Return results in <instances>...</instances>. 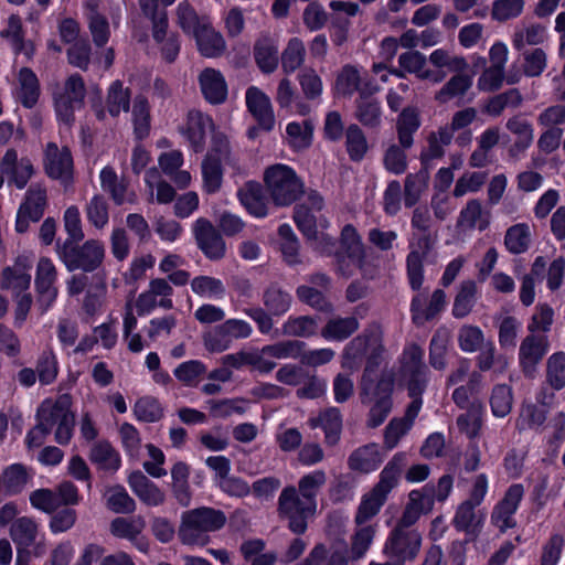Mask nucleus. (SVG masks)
I'll use <instances>...</instances> for the list:
<instances>
[{
  "instance_id": "f257e3e1",
  "label": "nucleus",
  "mask_w": 565,
  "mask_h": 565,
  "mask_svg": "<svg viewBox=\"0 0 565 565\" xmlns=\"http://www.w3.org/2000/svg\"><path fill=\"white\" fill-rule=\"evenodd\" d=\"M384 351L383 331L380 326L372 324L345 345L341 356V366L354 372L366 359L361 382H367L375 379V372L383 361Z\"/></svg>"
},
{
  "instance_id": "f03ea898",
  "label": "nucleus",
  "mask_w": 565,
  "mask_h": 565,
  "mask_svg": "<svg viewBox=\"0 0 565 565\" xmlns=\"http://www.w3.org/2000/svg\"><path fill=\"white\" fill-rule=\"evenodd\" d=\"M225 523L226 516L221 510L192 509L182 513L178 536L186 546H204L210 542L209 533L218 531Z\"/></svg>"
},
{
  "instance_id": "7ed1b4c3",
  "label": "nucleus",
  "mask_w": 565,
  "mask_h": 565,
  "mask_svg": "<svg viewBox=\"0 0 565 565\" xmlns=\"http://www.w3.org/2000/svg\"><path fill=\"white\" fill-rule=\"evenodd\" d=\"M72 398L63 394L56 399H45L36 412V419L50 433L54 430L55 441L67 445L73 436L74 414L71 412Z\"/></svg>"
},
{
  "instance_id": "20e7f679",
  "label": "nucleus",
  "mask_w": 565,
  "mask_h": 565,
  "mask_svg": "<svg viewBox=\"0 0 565 565\" xmlns=\"http://www.w3.org/2000/svg\"><path fill=\"white\" fill-rule=\"evenodd\" d=\"M394 391V376L391 372H383L379 380L361 382L362 403H373L367 424L375 428L384 423L392 411V394Z\"/></svg>"
},
{
  "instance_id": "39448f33",
  "label": "nucleus",
  "mask_w": 565,
  "mask_h": 565,
  "mask_svg": "<svg viewBox=\"0 0 565 565\" xmlns=\"http://www.w3.org/2000/svg\"><path fill=\"white\" fill-rule=\"evenodd\" d=\"M264 181L270 198L277 205H289L303 191V184L296 171L282 163L268 167L264 172Z\"/></svg>"
},
{
  "instance_id": "423d86ee",
  "label": "nucleus",
  "mask_w": 565,
  "mask_h": 565,
  "mask_svg": "<svg viewBox=\"0 0 565 565\" xmlns=\"http://www.w3.org/2000/svg\"><path fill=\"white\" fill-rule=\"evenodd\" d=\"M76 243L64 242L56 245V252L60 259L70 271L81 269L83 271H94L105 258L104 244L97 239H88L81 247Z\"/></svg>"
},
{
  "instance_id": "0eeeda50",
  "label": "nucleus",
  "mask_w": 565,
  "mask_h": 565,
  "mask_svg": "<svg viewBox=\"0 0 565 565\" xmlns=\"http://www.w3.org/2000/svg\"><path fill=\"white\" fill-rule=\"evenodd\" d=\"M278 514L288 521L289 529L301 534L307 530V520L317 511V503H309L294 486L284 488L278 498Z\"/></svg>"
},
{
  "instance_id": "6e6552de",
  "label": "nucleus",
  "mask_w": 565,
  "mask_h": 565,
  "mask_svg": "<svg viewBox=\"0 0 565 565\" xmlns=\"http://www.w3.org/2000/svg\"><path fill=\"white\" fill-rule=\"evenodd\" d=\"M422 543L423 536L418 530L396 523L385 540L382 553L387 558L397 559L404 565L406 562L416 559Z\"/></svg>"
},
{
  "instance_id": "1a4fd4ad",
  "label": "nucleus",
  "mask_w": 565,
  "mask_h": 565,
  "mask_svg": "<svg viewBox=\"0 0 565 565\" xmlns=\"http://www.w3.org/2000/svg\"><path fill=\"white\" fill-rule=\"evenodd\" d=\"M173 287L166 278L156 277L149 280L147 288L138 295L135 308L139 316L150 315L156 308L170 310L173 308Z\"/></svg>"
},
{
  "instance_id": "9d476101",
  "label": "nucleus",
  "mask_w": 565,
  "mask_h": 565,
  "mask_svg": "<svg viewBox=\"0 0 565 565\" xmlns=\"http://www.w3.org/2000/svg\"><path fill=\"white\" fill-rule=\"evenodd\" d=\"M86 88L81 75H71L63 90L55 94V111L57 118L66 125L74 120V111L83 106Z\"/></svg>"
},
{
  "instance_id": "9b49d317",
  "label": "nucleus",
  "mask_w": 565,
  "mask_h": 565,
  "mask_svg": "<svg viewBox=\"0 0 565 565\" xmlns=\"http://www.w3.org/2000/svg\"><path fill=\"white\" fill-rule=\"evenodd\" d=\"M524 497V487L520 483L510 486L503 498L492 509L490 521L500 532H505L516 525L514 514Z\"/></svg>"
},
{
  "instance_id": "f8f14e48",
  "label": "nucleus",
  "mask_w": 565,
  "mask_h": 565,
  "mask_svg": "<svg viewBox=\"0 0 565 565\" xmlns=\"http://www.w3.org/2000/svg\"><path fill=\"white\" fill-rule=\"evenodd\" d=\"M436 236L430 232L422 233L416 243L411 244V252L406 258L407 277L413 290H418L424 282V259L433 249Z\"/></svg>"
},
{
  "instance_id": "ddd939ff",
  "label": "nucleus",
  "mask_w": 565,
  "mask_h": 565,
  "mask_svg": "<svg viewBox=\"0 0 565 565\" xmlns=\"http://www.w3.org/2000/svg\"><path fill=\"white\" fill-rule=\"evenodd\" d=\"M193 233L199 248L209 259L218 260L225 256L226 244L209 220L198 218L193 224Z\"/></svg>"
},
{
  "instance_id": "4468645a",
  "label": "nucleus",
  "mask_w": 565,
  "mask_h": 565,
  "mask_svg": "<svg viewBox=\"0 0 565 565\" xmlns=\"http://www.w3.org/2000/svg\"><path fill=\"white\" fill-rule=\"evenodd\" d=\"M9 534L17 545L15 565H29L30 553L28 548L36 541L38 523L29 516L18 518L10 525Z\"/></svg>"
},
{
  "instance_id": "2eb2a0df",
  "label": "nucleus",
  "mask_w": 565,
  "mask_h": 565,
  "mask_svg": "<svg viewBox=\"0 0 565 565\" xmlns=\"http://www.w3.org/2000/svg\"><path fill=\"white\" fill-rule=\"evenodd\" d=\"M434 508V486L426 484L422 489L412 490L408 501L397 523L413 526L423 514L429 513Z\"/></svg>"
},
{
  "instance_id": "dca6fc26",
  "label": "nucleus",
  "mask_w": 565,
  "mask_h": 565,
  "mask_svg": "<svg viewBox=\"0 0 565 565\" xmlns=\"http://www.w3.org/2000/svg\"><path fill=\"white\" fill-rule=\"evenodd\" d=\"M0 170L7 175L9 183L23 189L34 174L32 161L26 157L19 158L15 149H8L0 162Z\"/></svg>"
},
{
  "instance_id": "f3484780",
  "label": "nucleus",
  "mask_w": 565,
  "mask_h": 565,
  "mask_svg": "<svg viewBox=\"0 0 565 565\" xmlns=\"http://www.w3.org/2000/svg\"><path fill=\"white\" fill-rule=\"evenodd\" d=\"M44 167L50 178L68 182L73 173V159L70 149L67 147L58 148L53 142L47 143Z\"/></svg>"
},
{
  "instance_id": "a211bd4d",
  "label": "nucleus",
  "mask_w": 565,
  "mask_h": 565,
  "mask_svg": "<svg viewBox=\"0 0 565 565\" xmlns=\"http://www.w3.org/2000/svg\"><path fill=\"white\" fill-rule=\"evenodd\" d=\"M548 348V339L543 334L530 333L522 340L519 349V362L525 374H533Z\"/></svg>"
},
{
  "instance_id": "6ab92c4d",
  "label": "nucleus",
  "mask_w": 565,
  "mask_h": 565,
  "mask_svg": "<svg viewBox=\"0 0 565 565\" xmlns=\"http://www.w3.org/2000/svg\"><path fill=\"white\" fill-rule=\"evenodd\" d=\"M30 263L28 258H19L13 266L6 267L1 273L0 288L9 290L12 296L29 294L31 284Z\"/></svg>"
},
{
  "instance_id": "aec40b11",
  "label": "nucleus",
  "mask_w": 565,
  "mask_h": 565,
  "mask_svg": "<svg viewBox=\"0 0 565 565\" xmlns=\"http://www.w3.org/2000/svg\"><path fill=\"white\" fill-rule=\"evenodd\" d=\"M246 106L264 130H271L275 126V115L269 97L256 86L247 88L245 94Z\"/></svg>"
},
{
  "instance_id": "412c9836",
  "label": "nucleus",
  "mask_w": 565,
  "mask_h": 565,
  "mask_svg": "<svg viewBox=\"0 0 565 565\" xmlns=\"http://www.w3.org/2000/svg\"><path fill=\"white\" fill-rule=\"evenodd\" d=\"M128 484L134 494L147 507H159L167 500L166 492L141 471L131 472Z\"/></svg>"
},
{
  "instance_id": "4be33fe9",
  "label": "nucleus",
  "mask_w": 565,
  "mask_h": 565,
  "mask_svg": "<svg viewBox=\"0 0 565 565\" xmlns=\"http://www.w3.org/2000/svg\"><path fill=\"white\" fill-rule=\"evenodd\" d=\"M446 306V294L441 289H436L428 303L423 295H416L411 305L412 319L417 326H423L427 321L437 317Z\"/></svg>"
},
{
  "instance_id": "5701e85b",
  "label": "nucleus",
  "mask_w": 565,
  "mask_h": 565,
  "mask_svg": "<svg viewBox=\"0 0 565 565\" xmlns=\"http://www.w3.org/2000/svg\"><path fill=\"white\" fill-rule=\"evenodd\" d=\"M377 89L371 83L363 82L361 68L351 64L344 65L335 79V90L342 96L351 97L355 92H359L360 96H362L367 93H374Z\"/></svg>"
},
{
  "instance_id": "b1692460",
  "label": "nucleus",
  "mask_w": 565,
  "mask_h": 565,
  "mask_svg": "<svg viewBox=\"0 0 565 565\" xmlns=\"http://www.w3.org/2000/svg\"><path fill=\"white\" fill-rule=\"evenodd\" d=\"M420 411V403L416 401L406 408L403 417L391 419L384 430V446L392 450L397 447L399 440L411 430Z\"/></svg>"
},
{
  "instance_id": "393cba45",
  "label": "nucleus",
  "mask_w": 565,
  "mask_h": 565,
  "mask_svg": "<svg viewBox=\"0 0 565 565\" xmlns=\"http://www.w3.org/2000/svg\"><path fill=\"white\" fill-rule=\"evenodd\" d=\"M183 163V153L178 149L162 152L158 158L162 173L169 177L179 189L188 188L192 181L191 173L182 169Z\"/></svg>"
},
{
  "instance_id": "a878e982",
  "label": "nucleus",
  "mask_w": 565,
  "mask_h": 565,
  "mask_svg": "<svg viewBox=\"0 0 565 565\" xmlns=\"http://www.w3.org/2000/svg\"><path fill=\"white\" fill-rule=\"evenodd\" d=\"M507 129L515 137L509 149L512 157H519L527 150L534 141V128L531 121L522 115H514L507 120Z\"/></svg>"
},
{
  "instance_id": "bb28decb",
  "label": "nucleus",
  "mask_w": 565,
  "mask_h": 565,
  "mask_svg": "<svg viewBox=\"0 0 565 565\" xmlns=\"http://www.w3.org/2000/svg\"><path fill=\"white\" fill-rule=\"evenodd\" d=\"M478 507L466 500L459 503L452 519L454 526L467 534L479 533L484 523L486 513L478 510Z\"/></svg>"
},
{
  "instance_id": "cd10ccee",
  "label": "nucleus",
  "mask_w": 565,
  "mask_h": 565,
  "mask_svg": "<svg viewBox=\"0 0 565 565\" xmlns=\"http://www.w3.org/2000/svg\"><path fill=\"white\" fill-rule=\"evenodd\" d=\"M99 180L102 189L109 193L117 205L135 203L137 201L136 194L128 192L126 181L124 179H119L111 167L107 166L102 169Z\"/></svg>"
},
{
  "instance_id": "c85d7f7f",
  "label": "nucleus",
  "mask_w": 565,
  "mask_h": 565,
  "mask_svg": "<svg viewBox=\"0 0 565 565\" xmlns=\"http://www.w3.org/2000/svg\"><path fill=\"white\" fill-rule=\"evenodd\" d=\"M213 128L212 119L200 110H191L188 114L186 126L183 135L186 137L194 151H201L204 146L207 131Z\"/></svg>"
},
{
  "instance_id": "c756f323",
  "label": "nucleus",
  "mask_w": 565,
  "mask_h": 565,
  "mask_svg": "<svg viewBox=\"0 0 565 565\" xmlns=\"http://www.w3.org/2000/svg\"><path fill=\"white\" fill-rule=\"evenodd\" d=\"M383 461L380 446L371 443L355 449L348 459L351 470L369 473L375 471Z\"/></svg>"
},
{
  "instance_id": "7c9ffc66",
  "label": "nucleus",
  "mask_w": 565,
  "mask_h": 565,
  "mask_svg": "<svg viewBox=\"0 0 565 565\" xmlns=\"http://www.w3.org/2000/svg\"><path fill=\"white\" fill-rule=\"evenodd\" d=\"M200 87L205 99L211 104H221L227 97V85L220 71L205 68L199 76Z\"/></svg>"
},
{
  "instance_id": "2f4dec72",
  "label": "nucleus",
  "mask_w": 565,
  "mask_h": 565,
  "mask_svg": "<svg viewBox=\"0 0 565 565\" xmlns=\"http://www.w3.org/2000/svg\"><path fill=\"white\" fill-rule=\"evenodd\" d=\"M193 36L199 52L205 57H218L226 50L223 35L212 26L211 22L202 24L201 29Z\"/></svg>"
},
{
  "instance_id": "473e14b6",
  "label": "nucleus",
  "mask_w": 565,
  "mask_h": 565,
  "mask_svg": "<svg viewBox=\"0 0 565 565\" xmlns=\"http://www.w3.org/2000/svg\"><path fill=\"white\" fill-rule=\"evenodd\" d=\"M489 224V213L483 210L479 200L471 199L459 212L456 225L459 230L466 232L475 228L484 231Z\"/></svg>"
},
{
  "instance_id": "72a5a7b5",
  "label": "nucleus",
  "mask_w": 565,
  "mask_h": 565,
  "mask_svg": "<svg viewBox=\"0 0 565 565\" xmlns=\"http://www.w3.org/2000/svg\"><path fill=\"white\" fill-rule=\"evenodd\" d=\"M175 0H139L143 15L151 21L152 36L157 41L162 39L168 24L166 7Z\"/></svg>"
},
{
  "instance_id": "f704fd0d",
  "label": "nucleus",
  "mask_w": 565,
  "mask_h": 565,
  "mask_svg": "<svg viewBox=\"0 0 565 565\" xmlns=\"http://www.w3.org/2000/svg\"><path fill=\"white\" fill-rule=\"evenodd\" d=\"M454 139L451 129L448 125L439 127L436 131L429 132L427 136V146L420 152V161L423 164H428L435 159H440L445 156L446 147H448Z\"/></svg>"
},
{
  "instance_id": "c9c22d12",
  "label": "nucleus",
  "mask_w": 565,
  "mask_h": 565,
  "mask_svg": "<svg viewBox=\"0 0 565 565\" xmlns=\"http://www.w3.org/2000/svg\"><path fill=\"white\" fill-rule=\"evenodd\" d=\"M422 125L420 113L417 107L404 108L396 120L398 142L403 148H411L414 143V134Z\"/></svg>"
},
{
  "instance_id": "e433bc0d",
  "label": "nucleus",
  "mask_w": 565,
  "mask_h": 565,
  "mask_svg": "<svg viewBox=\"0 0 565 565\" xmlns=\"http://www.w3.org/2000/svg\"><path fill=\"white\" fill-rule=\"evenodd\" d=\"M479 298V289L476 281L468 279L460 282L455 296L451 313L456 319L469 316Z\"/></svg>"
},
{
  "instance_id": "4c0bfd02",
  "label": "nucleus",
  "mask_w": 565,
  "mask_h": 565,
  "mask_svg": "<svg viewBox=\"0 0 565 565\" xmlns=\"http://www.w3.org/2000/svg\"><path fill=\"white\" fill-rule=\"evenodd\" d=\"M89 460L98 470L110 475L121 466L119 452L108 441L96 443L90 449Z\"/></svg>"
},
{
  "instance_id": "58836bf2",
  "label": "nucleus",
  "mask_w": 565,
  "mask_h": 565,
  "mask_svg": "<svg viewBox=\"0 0 565 565\" xmlns=\"http://www.w3.org/2000/svg\"><path fill=\"white\" fill-rule=\"evenodd\" d=\"M311 428L321 427L326 434V443L334 445L338 443L342 429V416L337 407H330L317 417L308 420Z\"/></svg>"
},
{
  "instance_id": "ea45409f",
  "label": "nucleus",
  "mask_w": 565,
  "mask_h": 565,
  "mask_svg": "<svg viewBox=\"0 0 565 565\" xmlns=\"http://www.w3.org/2000/svg\"><path fill=\"white\" fill-rule=\"evenodd\" d=\"M285 142L294 151L308 149L313 139V125L310 120L290 121L286 126Z\"/></svg>"
},
{
  "instance_id": "a19ab883",
  "label": "nucleus",
  "mask_w": 565,
  "mask_h": 565,
  "mask_svg": "<svg viewBox=\"0 0 565 565\" xmlns=\"http://www.w3.org/2000/svg\"><path fill=\"white\" fill-rule=\"evenodd\" d=\"M189 476L190 468L185 462H175L171 468V491L177 502L182 507H189L192 501Z\"/></svg>"
},
{
  "instance_id": "79ce46f5",
  "label": "nucleus",
  "mask_w": 565,
  "mask_h": 565,
  "mask_svg": "<svg viewBox=\"0 0 565 565\" xmlns=\"http://www.w3.org/2000/svg\"><path fill=\"white\" fill-rule=\"evenodd\" d=\"M241 203L256 217L267 215V203L263 190L257 182H247L237 192Z\"/></svg>"
},
{
  "instance_id": "37998d69",
  "label": "nucleus",
  "mask_w": 565,
  "mask_h": 565,
  "mask_svg": "<svg viewBox=\"0 0 565 565\" xmlns=\"http://www.w3.org/2000/svg\"><path fill=\"white\" fill-rule=\"evenodd\" d=\"M406 460L407 456L405 452H396L381 471L380 480L373 488L387 497L397 486L399 475L406 465Z\"/></svg>"
},
{
  "instance_id": "c03bdc74",
  "label": "nucleus",
  "mask_w": 565,
  "mask_h": 565,
  "mask_svg": "<svg viewBox=\"0 0 565 565\" xmlns=\"http://www.w3.org/2000/svg\"><path fill=\"white\" fill-rule=\"evenodd\" d=\"M398 64L403 71L416 74L420 79H431L435 83H438L445 77V73L439 75L427 70L425 67L426 56L418 51H407L402 53L398 57Z\"/></svg>"
},
{
  "instance_id": "a18cd8bd",
  "label": "nucleus",
  "mask_w": 565,
  "mask_h": 565,
  "mask_svg": "<svg viewBox=\"0 0 565 565\" xmlns=\"http://www.w3.org/2000/svg\"><path fill=\"white\" fill-rule=\"evenodd\" d=\"M547 39L546 28L539 23H522L515 28L512 36L513 47L522 50L526 45H540Z\"/></svg>"
},
{
  "instance_id": "49530a36",
  "label": "nucleus",
  "mask_w": 565,
  "mask_h": 565,
  "mask_svg": "<svg viewBox=\"0 0 565 565\" xmlns=\"http://www.w3.org/2000/svg\"><path fill=\"white\" fill-rule=\"evenodd\" d=\"M406 6V0H387L385 6L380 7L374 13V22L382 26L388 25L393 30L405 29L408 19L397 17L398 12Z\"/></svg>"
},
{
  "instance_id": "de8ad7c7",
  "label": "nucleus",
  "mask_w": 565,
  "mask_h": 565,
  "mask_svg": "<svg viewBox=\"0 0 565 565\" xmlns=\"http://www.w3.org/2000/svg\"><path fill=\"white\" fill-rule=\"evenodd\" d=\"M355 118L366 128H379L382 122V109L377 99L362 95L356 99Z\"/></svg>"
},
{
  "instance_id": "09e8293b",
  "label": "nucleus",
  "mask_w": 565,
  "mask_h": 565,
  "mask_svg": "<svg viewBox=\"0 0 565 565\" xmlns=\"http://www.w3.org/2000/svg\"><path fill=\"white\" fill-rule=\"evenodd\" d=\"M429 181V171L423 168L415 173H409L404 182V203L405 206H414L426 191Z\"/></svg>"
},
{
  "instance_id": "8fccbe9b",
  "label": "nucleus",
  "mask_w": 565,
  "mask_h": 565,
  "mask_svg": "<svg viewBox=\"0 0 565 565\" xmlns=\"http://www.w3.org/2000/svg\"><path fill=\"white\" fill-rule=\"evenodd\" d=\"M146 521L141 515L130 518L118 516L109 525L110 533L119 539L135 541L143 532Z\"/></svg>"
},
{
  "instance_id": "3c124183",
  "label": "nucleus",
  "mask_w": 565,
  "mask_h": 565,
  "mask_svg": "<svg viewBox=\"0 0 565 565\" xmlns=\"http://www.w3.org/2000/svg\"><path fill=\"white\" fill-rule=\"evenodd\" d=\"M18 98L23 106L31 108L35 105L40 94L39 81L36 75L28 67L19 72Z\"/></svg>"
},
{
  "instance_id": "603ef678",
  "label": "nucleus",
  "mask_w": 565,
  "mask_h": 565,
  "mask_svg": "<svg viewBox=\"0 0 565 565\" xmlns=\"http://www.w3.org/2000/svg\"><path fill=\"white\" fill-rule=\"evenodd\" d=\"M386 499L387 497L385 494L376 491L374 488L370 492L365 493L358 507L354 523H369V521L380 512Z\"/></svg>"
},
{
  "instance_id": "864d4df0",
  "label": "nucleus",
  "mask_w": 565,
  "mask_h": 565,
  "mask_svg": "<svg viewBox=\"0 0 565 565\" xmlns=\"http://www.w3.org/2000/svg\"><path fill=\"white\" fill-rule=\"evenodd\" d=\"M106 507L118 514L132 513L136 510V501L129 495L122 486H111L105 491Z\"/></svg>"
},
{
  "instance_id": "5fc2aeb1",
  "label": "nucleus",
  "mask_w": 565,
  "mask_h": 565,
  "mask_svg": "<svg viewBox=\"0 0 565 565\" xmlns=\"http://www.w3.org/2000/svg\"><path fill=\"white\" fill-rule=\"evenodd\" d=\"M222 160L207 153L202 161L203 189L207 193H215L221 189L223 181Z\"/></svg>"
},
{
  "instance_id": "6e6d98bb",
  "label": "nucleus",
  "mask_w": 565,
  "mask_h": 565,
  "mask_svg": "<svg viewBox=\"0 0 565 565\" xmlns=\"http://www.w3.org/2000/svg\"><path fill=\"white\" fill-rule=\"evenodd\" d=\"M355 531L351 537V557L362 558L370 550L376 534V525L372 523L355 524Z\"/></svg>"
},
{
  "instance_id": "4d7b16f0",
  "label": "nucleus",
  "mask_w": 565,
  "mask_h": 565,
  "mask_svg": "<svg viewBox=\"0 0 565 565\" xmlns=\"http://www.w3.org/2000/svg\"><path fill=\"white\" fill-rule=\"evenodd\" d=\"M359 329V321L354 317L334 318L327 322L321 335L330 341H343Z\"/></svg>"
},
{
  "instance_id": "13d9d810",
  "label": "nucleus",
  "mask_w": 565,
  "mask_h": 565,
  "mask_svg": "<svg viewBox=\"0 0 565 565\" xmlns=\"http://www.w3.org/2000/svg\"><path fill=\"white\" fill-rule=\"evenodd\" d=\"M46 190L39 184L32 185L25 194V200L21 204L22 213L28 214L32 222H38L46 207Z\"/></svg>"
},
{
  "instance_id": "bf43d9fd",
  "label": "nucleus",
  "mask_w": 565,
  "mask_h": 565,
  "mask_svg": "<svg viewBox=\"0 0 565 565\" xmlns=\"http://www.w3.org/2000/svg\"><path fill=\"white\" fill-rule=\"evenodd\" d=\"M479 354L476 359L477 366L480 371H489L494 369L499 373H503L508 365L509 359L503 354H498L492 340H489L483 348L478 350Z\"/></svg>"
},
{
  "instance_id": "052dcab7",
  "label": "nucleus",
  "mask_w": 565,
  "mask_h": 565,
  "mask_svg": "<svg viewBox=\"0 0 565 565\" xmlns=\"http://www.w3.org/2000/svg\"><path fill=\"white\" fill-rule=\"evenodd\" d=\"M457 426L469 439L478 437L482 427V405L476 401L471 402L467 412L458 416Z\"/></svg>"
},
{
  "instance_id": "680f3d73",
  "label": "nucleus",
  "mask_w": 565,
  "mask_h": 565,
  "mask_svg": "<svg viewBox=\"0 0 565 565\" xmlns=\"http://www.w3.org/2000/svg\"><path fill=\"white\" fill-rule=\"evenodd\" d=\"M489 340L481 328L475 324H463L457 333L458 347L465 353L478 352Z\"/></svg>"
},
{
  "instance_id": "e2e57ef3",
  "label": "nucleus",
  "mask_w": 565,
  "mask_h": 565,
  "mask_svg": "<svg viewBox=\"0 0 565 565\" xmlns=\"http://www.w3.org/2000/svg\"><path fill=\"white\" fill-rule=\"evenodd\" d=\"M531 243V230L525 223L509 227L504 235V246L511 254H522Z\"/></svg>"
},
{
  "instance_id": "0e129e2a",
  "label": "nucleus",
  "mask_w": 565,
  "mask_h": 565,
  "mask_svg": "<svg viewBox=\"0 0 565 565\" xmlns=\"http://www.w3.org/2000/svg\"><path fill=\"white\" fill-rule=\"evenodd\" d=\"M190 285L195 295L207 299H222L226 290L221 279L207 275L194 277Z\"/></svg>"
},
{
  "instance_id": "69168bd1",
  "label": "nucleus",
  "mask_w": 565,
  "mask_h": 565,
  "mask_svg": "<svg viewBox=\"0 0 565 565\" xmlns=\"http://www.w3.org/2000/svg\"><path fill=\"white\" fill-rule=\"evenodd\" d=\"M255 61L264 73H273L278 66V46L269 39L257 41L254 49Z\"/></svg>"
},
{
  "instance_id": "338daca9",
  "label": "nucleus",
  "mask_w": 565,
  "mask_h": 565,
  "mask_svg": "<svg viewBox=\"0 0 565 565\" xmlns=\"http://www.w3.org/2000/svg\"><path fill=\"white\" fill-rule=\"evenodd\" d=\"M31 475L21 463L7 467L2 473V486L8 494L20 493L28 484Z\"/></svg>"
},
{
  "instance_id": "774afa93",
  "label": "nucleus",
  "mask_w": 565,
  "mask_h": 565,
  "mask_svg": "<svg viewBox=\"0 0 565 565\" xmlns=\"http://www.w3.org/2000/svg\"><path fill=\"white\" fill-rule=\"evenodd\" d=\"M546 383L555 391L565 387V353H553L546 362Z\"/></svg>"
}]
</instances>
